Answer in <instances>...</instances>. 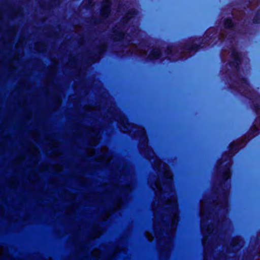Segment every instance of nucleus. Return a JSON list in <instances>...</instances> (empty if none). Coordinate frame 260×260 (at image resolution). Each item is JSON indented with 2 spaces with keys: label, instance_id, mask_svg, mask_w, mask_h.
I'll return each mask as SVG.
<instances>
[{
  "label": "nucleus",
  "instance_id": "f03ea898",
  "mask_svg": "<svg viewBox=\"0 0 260 260\" xmlns=\"http://www.w3.org/2000/svg\"><path fill=\"white\" fill-rule=\"evenodd\" d=\"M224 25L226 28H231L233 26L234 24L232 20L230 19H226L225 20Z\"/></svg>",
  "mask_w": 260,
  "mask_h": 260
},
{
  "label": "nucleus",
  "instance_id": "f257e3e1",
  "mask_svg": "<svg viewBox=\"0 0 260 260\" xmlns=\"http://www.w3.org/2000/svg\"><path fill=\"white\" fill-rule=\"evenodd\" d=\"M110 6V2L108 0L107 2H106L105 6H104V8H103L102 10V14L103 15H105L108 14V13L109 12V7Z\"/></svg>",
  "mask_w": 260,
  "mask_h": 260
}]
</instances>
